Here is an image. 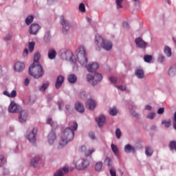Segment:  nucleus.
<instances>
[{
  "instance_id": "3c124183",
  "label": "nucleus",
  "mask_w": 176,
  "mask_h": 176,
  "mask_svg": "<svg viewBox=\"0 0 176 176\" xmlns=\"http://www.w3.org/2000/svg\"><path fill=\"white\" fill-rule=\"evenodd\" d=\"M80 97L82 98V100H86V98L87 97V94H86V91H81L80 93Z\"/></svg>"
},
{
  "instance_id": "09e8293b",
  "label": "nucleus",
  "mask_w": 176,
  "mask_h": 176,
  "mask_svg": "<svg viewBox=\"0 0 176 176\" xmlns=\"http://www.w3.org/2000/svg\"><path fill=\"white\" fill-rule=\"evenodd\" d=\"M79 10L80 12H86V7L85 6V4L83 3H81L79 6Z\"/></svg>"
},
{
  "instance_id": "ddd939ff",
  "label": "nucleus",
  "mask_w": 176,
  "mask_h": 176,
  "mask_svg": "<svg viewBox=\"0 0 176 176\" xmlns=\"http://www.w3.org/2000/svg\"><path fill=\"white\" fill-rule=\"evenodd\" d=\"M27 118H28V111L21 109L19 111V120L21 123L27 122Z\"/></svg>"
},
{
  "instance_id": "ea45409f",
  "label": "nucleus",
  "mask_w": 176,
  "mask_h": 176,
  "mask_svg": "<svg viewBox=\"0 0 176 176\" xmlns=\"http://www.w3.org/2000/svg\"><path fill=\"white\" fill-rule=\"evenodd\" d=\"M32 21H34V16L32 15L28 16L25 19V23L27 25H30Z\"/></svg>"
},
{
  "instance_id": "b1692460",
  "label": "nucleus",
  "mask_w": 176,
  "mask_h": 176,
  "mask_svg": "<svg viewBox=\"0 0 176 176\" xmlns=\"http://www.w3.org/2000/svg\"><path fill=\"white\" fill-rule=\"evenodd\" d=\"M124 152L126 153H135V148L131 144H126L124 146Z\"/></svg>"
},
{
  "instance_id": "9b49d317",
  "label": "nucleus",
  "mask_w": 176,
  "mask_h": 176,
  "mask_svg": "<svg viewBox=\"0 0 176 176\" xmlns=\"http://www.w3.org/2000/svg\"><path fill=\"white\" fill-rule=\"evenodd\" d=\"M21 109V107H20V105L16 104L14 102H11L8 108V111L11 113H17L20 112Z\"/></svg>"
},
{
  "instance_id": "393cba45",
  "label": "nucleus",
  "mask_w": 176,
  "mask_h": 176,
  "mask_svg": "<svg viewBox=\"0 0 176 176\" xmlns=\"http://www.w3.org/2000/svg\"><path fill=\"white\" fill-rule=\"evenodd\" d=\"M57 56V52L54 49H51L48 51V58L50 60H54Z\"/></svg>"
},
{
  "instance_id": "7c9ffc66",
  "label": "nucleus",
  "mask_w": 176,
  "mask_h": 176,
  "mask_svg": "<svg viewBox=\"0 0 176 176\" xmlns=\"http://www.w3.org/2000/svg\"><path fill=\"white\" fill-rule=\"evenodd\" d=\"M44 42L45 43H49L50 39H52V35L50 34V31L47 30L44 35Z\"/></svg>"
},
{
  "instance_id": "0eeeda50",
  "label": "nucleus",
  "mask_w": 176,
  "mask_h": 176,
  "mask_svg": "<svg viewBox=\"0 0 176 176\" xmlns=\"http://www.w3.org/2000/svg\"><path fill=\"white\" fill-rule=\"evenodd\" d=\"M101 80H102V75L98 73H96L94 76L90 74H88L87 75V81L92 86H96V85H98V83H100Z\"/></svg>"
},
{
  "instance_id": "5fc2aeb1",
  "label": "nucleus",
  "mask_w": 176,
  "mask_h": 176,
  "mask_svg": "<svg viewBox=\"0 0 176 176\" xmlns=\"http://www.w3.org/2000/svg\"><path fill=\"white\" fill-rule=\"evenodd\" d=\"M65 109L69 112V113H72L73 109L72 107H71L69 104H67L65 106Z\"/></svg>"
},
{
  "instance_id": "a878e982",
  "label": "nucleus",
  "mask_w": 176,
  "mask_h": 176,
  "mask_svg": "<svg viewBox=\"0 0 176 176\" xmlns=\"http://www.w3.org/2000/svg\"><path fill=\"white\" fill-rule=\"evenodd\" d=\"M135 75L138 79H144L145 78V74L142 69H138L135 70Z\"/></svg>"
},
{
  "instance_id": "39448f33",
  "label": "nucleus",
  "mask_w": 176,
  "mask_h": 176,
  "mask_svg": "<svg viewBox=\"0 0 176 176\" xmlns=\"http://www.w3.org/2000/svg\"><path fill=\"white\" fill-rule=\"evenodd\" d=\"M95 43L98 46H101L104 50L109 51L112 49V42L104 40L100 34L96 35Z\"/></svg>"
},
{
  "instance_id": "680f3d73",
  "label": "nucleus",
  "mask_w": 176,
  "mask_h": 176,
  "mask_svg": "<svg viewBox=\"0 0 176 176\" xmlns=\"http://www.w3.org/2000/svg\"><path fill=\"white\" fill-rule=\"evenodd\" d=\"M131 113L132 116H133L134 118H140V114L137 113V112L135 111H131Z\"/></svg>"
},
{
  "instance_id": "f8f14e48",
  "label": "nucleus",
  "mask_w": 176,
  "mask_h": 176,
  "mask_svg": "<svg viewBox=\"0 0 176 176\" xmlns=\"http://www.w3.org/2000/svg\"><path fill=\"white\" fill-rule=\"evenodd\" d=\"M135 43L136 47H139L140 49H146V46H148V43L145 42L141 37L136 38L135 39Z\"/></svg>"
},
{
  "instance_id": "473e14b6",
  "label": "nucleus",
  "mask_w": 176,
  "mask_h": 176,
  "mask_svg": "<svg viewBox=\"0 0 176 176\" xmlns=\"http://www.w3.org/2000/svg\"><path fill=\"white\" fill-rule=\"evenodd\" d=\"M109 115L111 116H116L118 115V109L116 107L109 109Z\"/></svg>"
},
{
  "instance_id": "a18cd8bd",
  "label": "nucleus",
  "mask_w": 176,
  "mask_h": 176,
  "mask_svg": "<svg viewBox=\"0 0 176 176\" xmlns=\"http://www.w3.org/2000/svg\"><path fill=\"white\" fill-rule=\"evenodd\" d=\"M152 60V55H145L144 56V60L145 63H150Z\"/></svg>"
},
{
  "instance_id": "6ab92c4d",
  "label": "nucleus",
  "mask_w": 176,
  "mask_h": 176,
  "mask_svg": "<svg viewBox=\"0 0 176 176\" xmlns=\"http://www.w3.org/2000/svg\"><path fill=\"white\" fill-rule=\"evenodd\" d=\"M64 76L60 75L58 76L57 78H56V82L55 83V87L56 89H58L61 87V86H63V83H64Z\"/></svg>"
},
{
  "instance_id": "774afa93",
  "label": "nucleus",
  "mask_w": 176,
  "mask_h": 176,
  "mask_svg": "<svg viewBox=\"0 0 176 176\" xmlns=\"http://www.w3.org/2000/svg\"><path fill=\"white\" fill-rule=\"evenodd\" d=\"M63 171H64V173L67 174L69 171V168H68L67 166H63Z\"/></svg>"
},
{
  "instance_id": "bf43d9fd",
  "label": "nucleus",
  "mask_w": 176,
  "mask_h": 176,
  "mask_svg": "<svg viewBox=\"0 0 176 176\" xmlns=\"http://www.w3.org/2000/svg\"><path fill=\"white\" fill-rule=\"evenodd\" d=\"M173 124V129L176 130V111L174 113Z\"/></svg>"
},
{
  "instance_id": "4d7b16f0",
  "label": "nucleus",
  "mask_w": 176,
  "mask_h": 176,
  "mask_svg": "<svg viewBox=\"0 0 176 176\" xmlns=\"http://www.w3.org/2000/svg\"><path fill=\"white\" fill-rule=\"evenodd\" d=\"M58 105L59 110L62 111L61 107H63V105H64V101H63L62 100H58Z\"/></svg>"
},
{
  "instance_id": "864d4df0",
  "label": "nucleus",
  "mask_w": 176,
  "mask_h": 176,
  "mask_svg": "<svg viewBox=\"0 0 176 176\" xmlns=\"http://www.w3.org/2000/svg\"><path fill=\"white\" fill-rule=\"evenodd\" d=\"M5 41H11L12 40V33H8L5 37Z\"/></svg>"
},
{
  "instance_id": "4c0bfd02",
  "label": "nucleus",
  "mask_w": 176,
  "mask_h": 176,
  "mask_svg": "<svg viewBox=\"0 0 176 176\" xmlns=\"http://www.w3.org/2000/svg\"><path fill=\"white\" fill-rule=\"evenodd\" d=\"M169 148H170V151H176V141L175 140H173V141L170 142Z\"/></svg>"
},
{
  "instance_id": "20e7f679",
  "label": "nucleus",
  "mask_w": 176,
  "mask_h": 176,
  "mask_svg": "<svg viewBox=\"0 0 176 176\" xmlns=\"http://www.w3.org/2000/svg\"><path fill=\"white\" fill-rule=\"evenodd\" d=\"M76 130H78V123L74 122L73 126L67 127L64 130L61 137L65 140H67L69 142H71L72 140H74L75 131H76Z\"/></svg>"
},
{
  "instance_id": "58836bf2",
  "label": "nucleus",
  "mask_w": 176,
  "mask_h": 176,
  "mask_svg": "<svg viewBox=\"0 0 176 176\" xmlns=\"http://www.w3.org/2000/svg\"><path fill=\"white\" fill-rule=\"evenodd\" d=\"M145 153L146 156H152V155H153V149L151 147H147L146 148Z\"/></svg>"
},
{
  "instance_id": "338daca9",
  "label": "nucleus",
  "mask_w": 176,
  "mask_h": 176,
  "mask_svg": "<svg viewBox=\"0 0 176 176\" xmlns=\"http://www.w3.org/2000/svg\"><path fill=\"white\" fill-rule=\"evenodd\" d=\"M89 137L91 138V140L96 139V135H94V133H93V132H91L89 133Z\"/></svg>"
},
{
  "instance_id": "5701e85b",
  "label": "nucleus",
  "mask_w": 176,
  "mask_h": 176,
  "mask_svg": "<svg viewBox=\"0 0 176 176\" xmlns=\"http://www.w3.org/2000/svg\"><path fill=\"white\" fill-rule=\"evenodd\" d=\"M46 122H47V124H50L52 129H57V127H58V124H57V122L53 121V119L50 117H48Z\"/></svg>"
},
{
  "instance_id": "72a5a7b5",
  "label": "nucleus",
  "mask_w": 176,
  "mask_h": 176,
  "mask_svg": "<svg viewBox=\"0 0 176 176\" xmlns=\"http://www.w3.org/2000/svg\"><path fill=\"white\" fill-rule=\"evenodd\" d=\"M164 52L167 56V57H171L172 52H171V48L168 46H166L164 49Z\"/></svg>"
},
{
  "instance_id": "4468645a",
  "label": "nucleus",
  "mask_w": 176,
  "mask_h": 176,
  "mask_svg": "<svg viewBox=\"0 0 176 176\" xmlns=\"http://www.w3.org/2000/svg\"><path fill=\"white\" fill-rule=\"evenodd\" d=\"M41 30V27L38 23H32L29 28V33L30 35H36Z\"/></svg>"
},
{
  "instance_id": "cd10ccee",
  "label": "nucleus",
  "mask_w": 176,
  "mask_h": 176,
  "mask_svg": "<svg viewBox=\"0 0 176 176\" xmlns=\"http://www.w3.org/2000/svg\"><path fill=\"white\" fill-rule=\"evenodd\" d=\"M80 150L81 152H85V156H90V155H91V153H93L96 151L94 150V148H92L86 151V146H82Z\"/></svg>"
},
{
  "instance_id": "e433bc0d",
  "label": "nucleus",
  "mask_w": 176,
  "mask_h": 176,
  "mask_svg": "<svg viewBox=\"0 0 176 176\" xmlns=\"http://www.w3.org/2000/svg\"><path fill=\"white\" fill-rule=\"evenodd\" d=\"M96 171H101L102 170V162H98L95 165Z\"/></svg>"
},
{
  "instance_id": "8fccbe9b",
  "label": "nucleus",
  "mask_w": 176,
  "mask_h": 176,
  "mask_svg": "<svg viewBox=\"0 0 176 176\" xmlns=\"http://www.w3.org/2000/svg\"><path fill=\"white\" fill-rule=\"evenodd\" d=\"M109 79L111 83H113V85H116V82H118V78L116 77H109Z\"/></svg>"
},
{
  "instance_id": "603ef678",
  "label": "nucleus",
  "mask_w": 176,
  "mask_h": 176,
  "mask_svg": "<svg viewBox=\"0 0 176 176\" xmlns=\"http://www.w3.org/2000/svg\"><path fill=\"white\" fill-rule=\"evenodd\" d=\"M54 176H64V173H63V170H58L54 173Z\"/></svg>"
},
{
  "instance_id": "dca6fc26",
  "label": "nucleus",
  "mask_w": 176,
  "mask_h": 176,
  "mask_svg": "<svg viewBox=\"0 0 176 176\" xmlns=\"http://www.w3.org/2000/svg\"><path fill=\"white\" fill-rule=\"evenodd\" d=\"M98 63H92L87 65V67L85 68L87 69L88 72H96L97 69H98Z\"/></svg>"
},
{
  "instance_id": "f704fd0d",
  "label": "nucleus",
  "mask_w": 176,
  "mask_h": 176,
  "mask_svg": "<svg viewBox=\"0 0 176 176\" xmlns=\"http://www.w3.org/2000/svg\"><path fill=\"white\" fill-rule=\"evenodd\" d=\"M50 86V82L47 81L45 83L43 84L42 86L40 87L39 90L40 91H45L47 87Z\"/></svg>"
},
{
  "instance_id": "f257e3e1",
  "label": "nucleus",
  "mask_w": 176,
  "mask_h": 176,
  "mask_svg": "<svg viewBox=\"0 0 176 176\" xmlns=\"http://www.w3.org/2000/svg\"><path fill=\"white\" fill-rule=\"evenodd\" d=\"M58 56L62 58V60H65L66 61H70L73 66L74 71H78V65H76V59H75V56L72 54V52L67 47H63L59 50Z\"/></svg>"
},
{
  "instance_id": "6e6d98bb",
  "label": "nucleus",
  "mask_w": 176,
  "mask_h": 176,
  "mask_svg": "<svg viewBox=\"0 0 176 176\" xmlns=\"http://www.w3.org/2000/svg\"><path fill=\"white\" fill-rule=\"evenodd\" d=\"M17 96V91L16 90L12 91L11 94H10V98H13Z\"/></svg>"
},
{
  "instance_id": "0e129e2a",
  "label": "nucleus",
  "mask_w": 176,
  "mask_h": 176,
  "mask_svg": "<svg viewBox=\"0 0 176 176\" xmlns=\"http://www.w3.org/2000/svg\"><path fill=\"white\" fill-rule=\"evenodd\" d=\"M4 163H5V160H3V156L0 155V167L3 166Z\"/></svg>"
},
{
  "instance_id": "412c9836",
  "label": "nucleus",
  "mask_w": 176,
  "mask_h": 176,
  "mask_svg": "<svg viewBox=\"0 0 176 176\" xmlns=\"http://www.w3.org/2000/svg\"><path fill=\"white\" fill-rule=\"evenodd\" d=\"M69 142V140H67V139L63 138L61 136V140L59 141L58 145V149H63L67 144Z\"/></svg>"
},
{
  "instance_id": "49530a36",
  "label": "nucleus",
  "mask_w": 176,
  "mask_h": 176,
  "mask_svg": "<svg viewBox=\"0 0 176 176\" xmlns=\"http://www.w3.org/2000/svg\"><path fill=\"white\" fill-rule=\"evenodd\" d=\"M122 2H123V0H116L117 9H120L123 8V6H122Z\"/></svg>"
},
{
  "instance_id": "37998d69",
  "label": "nucleus",
  "mask_w": 176,
  "mask_h": 176,
  "mask_svg": "<svg viewBox=\"0 0 176 176\" xmlns=\"http://www.w3.org/2000/svg\"><path fill=\"white\" fill-rule=\"evenodd\" d=\"M162 124H164L165 127H166L167 129H168V127H170L171 126V120H162Z\"/></svg>"
},
{
  "instance_id": "f3484780",
  "label": "nucleus",
  "mask_w": 176,
  "mask_h": 176,
  "mask_svg": "<svg viewBox=\"0 0 176 176\" xmlns=\"http://www.w3.org/2000/svg\"><path fill=\"white\" fill-rule=\"evenodd\" d=\"M24 68H25V65L23 62H16L14 66V69L16 72H21V71H24Z\"/></svg>"
},
{
  "instance_id": "f03ea898",
  "label": "nucleus",
  "mask_w": 176,
  "mask_h": 176,
  "mask_svg": "<svg viewBox=\"0 0 176 176\" xmlns=\"http://www.w3.org/2000/svg\"><path fill=\"white\" fill-rule=\"evenodd\" d=\"M77 61L81 65L86 68L89 59H87V54H86V47L84 45H80L77 52Z\"/></svg>"
},
{
  "instance_id": "7ed1b4c3",
  "label": "nucleus",
  "mask_w": 176,
  "mask_h": 176,
  "mask_svg": "<svg viewBox=\"0 0 176 176\" xmlns=\"http://www.w3.org/2000/svg\"><path fill=\"white\" fill-rule=\"evenodd\" d=\"M29 75L33 76L34 79H39L45 75V70L41 65H32L29 67Z\"/></svg>"
},
{
  "instance_id": "c756f323",
  "label": "nucleus",
  "mask_w": 176,
  "mask_h": 176,
  "mask_svg": "<svg viewBox=\"0 0 176 176\" xmlns=\"http://www.w3.org/2000/svg\"><path fill=\"white\" fill-rule=\"evenodd\" d=\"M67 79L69 83H76V80H78V77H76V75L72 74L68 76Z\"/></svg>"
},
{
  "instance_id": "69168bd1",
  "label": "nucleus",
  "mask_w": 176,
  "mask_h": 176,
  "mask_svg": "<svg viewBox=\"0 0 176 176\" xmlns=\"http://www.w3.org/2000/svg\"><path fill=\"white\" fill-rule=\"evenodd\" d=\"M117 89L122 90V91H124V90H126V86L124 85L117 86Z\"/></svg>"
},
{
  "instance_id": "79ce46f5",
  "label": "nucleus",
  "mask_w": 176,
  "mask_h": 176,
  "mask_svg": "<svg viewBox=\"0 0 176 176\" xmlns=\"http://www.w3.org/2000/svg\"><path fill=\"white\" fill-rule=\"evenodd\" d=\"M104 164L107 166H112V160L109 157H107L104 160Z\"/></svg>"
},
{
  "instance_id": "c85d7f7f",
  "label": "nucleus",
  "mask_w": 176,
  "mask_h": 176,
  "mask_svg": "<svg viewBox=\"0 0 176 176\" xmlns=\"http://www.w3.org/2000/svg\"><path fill=\"white\" fill-rule=\"evenodd\" d=\"M41 157H39V156H36L33 157L30 162L31 166H32L33 167H36V166H38Z\"/></svg>"
},
{
  "instance_id": "13d9d810",
  "label": "nucleus",
  "mask_w": 176,
  "mask_h": 176,
  "mask_svg": "<svg viewBox=\"0 0 176 176\" xmlns=\"http://www.w3.org/2000/svg\"><path fill=\"white\" fill-rule=\"evenodd\" d=\"M165 58H166L163 55H162V54L159 55V56H158L159 63H163V61H164Z\"/></svg>"
},
{
  "instance_id": "bb28decb",
  "label": "nucleus",
  "mask_w": 176,
  "mask_h": 176,
  "mask_svg": "<svg viewBox=\"0 0 176 176\" xmlns=\"http://www.w3.org/2000/svg\"><path fill=\"white\" fill-rule=\"evenodd\" d=\"M39 58H41V54L36 52L34 56V63L32 65H41V64H39Z\"/></svg>"
},
{
  "instance_id": "c9c22d12",
  "label": "nucleus",
  "mask_w": 176,
  "mask_h": 176,
  "mask_svg": "<svg viewBox=\"0 0 176 176\" xmlns=\"http://www.w3.org/2000/svg\"><path fill=\"white\" fill-rule=\"evenodd\" d=\"M176 74V67H172L168 70L169 76H175Z\"/></svg>"
},
{
  "instance_id": "a19ab883",
  "label": "nucleus",
  "mask_w": 176,
  "mask_h": 176,
  "mask_svg": "<svg viewBox=\"0 0 176 176\" xmlns=\"http://www.w3.org/2000/svg\"><path fill=\"white\" fill-rule=\"evenodd\" d=\"M28 47L30 53H32L34 52V49H35V42L32 41L28 43Z\"/></svg>"
},
{
  "instance_id": "1a4fd4ad",
  "label": "nucleus",
  "mask_w": 176,
  "mask_h": 176,
  "mask_svg": "<svg viewBox=\"0 0 176 176\" xmlns=\"http://www.w3.org/2000/svg\"><path fill=\"white\" fill-rule=\"evenodd\" d=\"M60 23L62 25V31L63 34H68V32H69V30H71V25L69 24V21L65 19L64 16H61L60 18Z\"/></svg>"
},
{
  "instance_id": "2f4dec72",
  "label": "nucleus",
  "mask_w": 176,
  "mask_h": 176,
  "mask_svg": "<svg viewBox=\"0 0 176 176\" xmlns=\"http://www.w3.org/2000/svg\"><path fill=\"white\" fill-rule=\"evenodd\" d=\"M111 146L114 155L117 156V157H119V148H118V146L111 144Z\"/></svg>"
},
{
  "instance_id": "aec40b11",
  "label": "nucleus",
  "mask_w": 176,
  "mask_h": 176,
  "mask_svg": "<svg viewBox=\"0 0 176 176\" xmlns=\"http://www.w3.org/2000/svg\"><path fill=\"white\" fill-rule=\"evenodd\" d=\"M106 118L105 116H100L98 118H96V121L99 127H102L104 123H105Z\"/></svg>"
},
{
  "instance_id": "de8ad7c7",
  "label": "nucleus",
  "mask_w": 176,
  "mask_h": 176,
  "mask_svg": "<svg viewBox=\"0 0 176 176\" xmlns=\"http://www.w3.org/2000/svg\"><path fill=\"white\" fill-rule=\"evenodd\" d=\"M155 116H156V113H150L146 116L147 119H150V120H153V119H155Z\"/></svg>"
},
{
  "instance_id": "6e6552de",
  "label": "nucleus",
  "mask_w": 176,
  "mask_h": 176,
  "mask_svg": "<svg viewBox=\"0 0 176 176\" xmlns=\"http://www.w3.org/2000/svg\"><path fill=\"white\" fill-rule=\"evenodd\" d=\"M90 164V162L86 159L80 158L75 162L76 168L77 170H85Z\"/></svg>"
},
{
  "instance_id": "c03bdc74",
  "label": "nucleus",
  "mask_w": 176,
  "mask_h": 176,
  "mask_svg": "<svg viewBox=\"0 0 176 176\" xmlns=\"http://www.w3.org/2000/svg\"><path fill=\"white\" fill-rule=\"evenodd\" d=\"M116 137L118 140H120V137H122V131H120V129L119 128L116 131Z\"/></svg>"
},
{
  "instance_id": "4be33fe9",
  "label": "nucleus",
  "mask_w": 176,
  "mask_h": 176,
  "mask_svg": "<svg viewBox=\"0 0 176 176\" xmlns=\"http://www.w3.org/2000/svg\"><path fill=\"white\" fill-rule=\"evenodd\" d=\"M75 109L79 113H83V112H85V106L79 102L75 104Z\"/></svg>"
},
{
  "instance_id": "e2e57ef3",
  "label": "nucleus",
  "mask_w": 176,
  "mask_h": 176,
  "mask_svg": "<svg viewBox=\"0 0 176 176\" xmlns=\"http://www.w3.org/2000/svg\"><path fill=\"white\" fill-rule=\"evenodd\" d=\"M157 113L158 115H163V113H164V108L163 107L160 108L157 111Z\"/></svg>"
},
{
  "instance_id": "a211bd4d",
  "label": "nucleus",
  "mask_w": 176,
  "mask_h": 176,
  "mask_svg": "<svg viewBox=\"0 0 176 176\" xmlns=\"http://www.w3.org/2000/svg\"><path fill=\"white\" fill-rule=\"evenodd\" d=\"M57 140V136L56 135V133L53 131V130L48 134V142L50 145H53L54 144V141Z\"/></svg>"
},
{
  "instance_id": "423d86ee",
  "label": "nucleus",
  "mask_w": 176,
  "mask_h": 176,
  "mask_svg": "<svg viewBox=\"0 0 176 176\" xmlns=\"http://www.w3.org/2000/svg\"><path fill=\"white\" fill-rule=\"evenodd\" d=\"M101 80H102V75L98 73H96L94 76L90 74H88L87 75V81L92 86H96V85H98V83H100Z\"/></svg>"
},
{
  "instance_id": "052dcab7",
  "label": "nucleus",
  "mask_w": 176,
  "mask_h": 176,
  "mask_svg": "<svg viewBox=\"0 0 176 176\" xmlns=\"http://www.w3.org/2000/svg\"><path fill=\"white\" fill-rule=\"evenodd\" d=\"M110 174L111 176H116V170L113 168H110Z\"/></svg>"
},
{
  "instance_id": "2eb2a0df",
  "label": "nucleus",
  "mask_w": 176,
  "mask_h": 176,
  "mask_svg": "<svg viewBox=\"0 0 176 176\" xmlns=\"http://www.w3.org/2000/svg\"><path fill=\"white\" fill-rule=\"evenodd\" d=\"M85 104L86 107L88 108V109H90V111H94L96 107H97V103L96 102V100H94L93 98H89L86 101Z\"/></svg>"
},
{
  "instance_id": "9d476101",
  "label": "nucleus",
  "mask_w": 176,
  "mask_h": 176,
  "mask_svg": "<svg viewBox=\"0 0 176 176\" xmlns=\"http://www.w3.org/2000/svg\"><path fill=\"white\" fill-rule=\"evenodd\" d=\"M38 133V129L34 128L32 131H28L25 138L31 144H35L36 142V133Z\"/></svg>"
}]
</instances>
